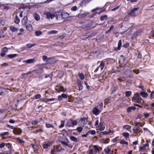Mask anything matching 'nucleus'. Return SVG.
Returning <instances> with one entry per match:
<instances>
[{"mask_svg": "<svg viewBox=\"0 0 154 154\" xmlns=\"http://www.w3.org/2000/svg\"><path fill=\"white\" fill-rule=\"evenodd\" d=\"M136 108L134 106H130L127 108V111L128 112H130L131 110H134Z\"/></svg>", "mask_w": 154, "mask_h": 154, "instance_id": "obj_20", "label": "nucleus"}, {"mask_svg": "<svg viewBox=\"0 0 154 154\" xmlns=\"http://www.w3.org/2000/svg\"><path fill=\"white\" fill-rule=\"evenodd\" d=\"M94 149L95 151L96 152L98 153V152H99L100 151L99 149L96 146V145L94 146Z\"/></svg>", "mask_w": 154, "mask_h": 154, "instance_id": "obj_48", "label": "nucleus"}, {"mask_svg": "<svg viewBox=\"0 0 154 154\" xmlns=\"http://www.w3.org/2000/svg\"><path fill=\"white\" fill-rule=\"evenodd\" d=\"M30 146H32L33 150L34 151L36 152L38 150V146L36 144H32Z\"/></svg>", "mask_w": 154, "mask_h": 154, "instance_id": "obj_22", "label": "nucleus"}, {"mask_svg": "<svg viewBox=\"0 0 154 154\" xmlns=\"http://www.w3.org/2000/svg\"><path fill=\"white\" fill-rule=\"evenodd\" d=\"M105 66V63L103 61H102L100 63V66H99V67L100 68L101 70H102L103 68Z\"/></svg>", "mask_w": 154, "mask_h": 154, "instance_id": "obj_26", "label": "nucleus"}, {"mask_svg": "<svg viewBox=\"0 0 154 154\" xmlns=\"http://www.w3.org/2000/svg\"><path fill=\"white\" fill-rule=\"evenodd\" d=\"M110 97H108L107 98L105 99L104 101V103L105 104L108 103H109V101L110 100Z\"/></svg>", "mask_w": 154, "mask_h": 154, "instance_id": "obj_40", "label": "nucleus"}, {"mask_svg": "<svg viewBox=\"0 0 154 154\" xmlns=\"http://www.w3.org/2000/svg\"><path fill=\"white\" fill-rule=\"evenodd\" d=\"M26 27L27 30L29 31H31L32 29V25L30 24L26 25Z\"/></svg>", "mask_w": 154, "mask_h": 154, "instance_id": "obj_18", "label": "nucleus"}, {"mask_svg": "<svg viewBox=\"0 0 154 154\" xmlns=\"http://www.w3.org/2000/svg\"><path fill=\"white\" fill-rule=\"evenodd\" d=\"M76 129L78 131V132L80 133L82 132L83 130L82 128V127H78Z\"/></svg>", "mask_w": 154, "mask_h": 154, "instance_id": "obj_55", "label": "nucleus"}, {"mask_svg": "<svg viewBox=\"0 0 154 154\" xmlns=\"http://www.w3.org/2000/svg\"><path fill=\"white\" fill-rule=\"evenodd\" d=\"M122 135L125 137H128L129 136V134L128 132H124L122 134Z\"/></svg>", "mask_w": 154, "mask_h": 154, "instance_id": "obj_42", "label": "nucleus"}, {"mask_svg": "<svg viewBox=\"0 0 154 154\" xmlns=\"http://www.w3.org/2000/svg\"><path fill=\"white\" fill-rule=\"evenodd\" d=\"M129 46V43H126L124 44L122 46V47H124L125 48H128Z\"/></svg>", "mask_w": 154, "mask_h": 154, "instance_id": "obj_53", "label": "nucleus"}, {"mask_svg": "<svg viewBox=\"0 0 154 154\" xmlns=\"http://www.w3.org/2000/svg\"><path fill=\"white\" fill-rule=\"evenodd\" d=\"M104 151L106 153L109 154L110 152L111 149L108 146L106 148V149H104Z\"/></svg>", "mask_w": 154, "mask_h": 154, "instance_id": "obj_29", "label": "nucleus"}, {"mask_svg": "<svg viewBox=\"0 0 154 154\" xmlns=\"http://www.w3.org/2000/svg\"><path fill=\"white\" fill-rule=\"evenodd\" d=\"M45 15H46V18L48 19H53L55 16L54 14L51 13L50 12L45 11L44 13Z\"/></svg>", "mask_w": 154, "mask_h": 154, "instance_id": "obj_5", "label": "nucleus"}, {"mask_svg": "<svg viewBox=\"0 0 154 154\" xmlns=\"http://www.w3.org/2000/svg\"><path fill=\"white\" fill-rule=\"evenodd\" d=\"M56 19L57 20H60L61 19H62V16L61 14H57L56 16Z\"/></svg>", "mask_w": 154, "mask_h": 154, "instance_id": "obj_38", "label": "nucleus"}, {"mask_svg": "<svg viewBox=\"0 0 154 154\" xmlns=\"http://www.w3.org/2000/svg\"><path fill=\"white\" fill-rule=\"evenodd\" d=\"M13 133L15 135H20L22 132V130L19 128H15L13 131Z\"/></svg>", "mask_w": 154, "mask_h": 154, "instance_id": "obj_7", "label": "nucleus"}, {"mask_svg": "<svg viewBox=\"0 0 154 154\" xmlns=\"http://www.w3.org/2000/svg\"><path fill=\"white\" fill-rule=\"evenodd\" d=\"M46 125L47 128H54V127L53 125H51L47 123L46 124Z\"/></svg>", "mask_w": 154, "mask_h": 154, "instance_id": "obj_54", "label": "nucleus"}, {"mask_svg": "<svg viewBox=\"0 0 154 154\" xmlns=\"http://www.w3.org/2000/svg\"><path fill=\"white\" fill-rule=\"evenodd\" d=\"M78 75L80 79L82 80H83L85 79V76L82 73H79Z\"/></svg>", "mask_w": 154, "mask_h": 154, "instance_id": "obj_28", "label": "nucleus"}, {"mask_svg": "<svg viewBox=\"0 0 154 154\" xmlns=\"http://www.w3.org/2000/svg\"><path fill=\"white\" fill-rule=\"evenodd\" d=\"M33 16L35 20L37 21L39 20L40 19V17L39 15L37 13H34L33 14Z\"/></svg>", "mask_w": 154, "mask_h": 154, "instance_id": "obj_19", "label": "nucleus"}, {"mask_svg": "<svg viewBox=\"0 0 154 154\" xmlns=\"http://www.w3.org/2000/svg\"><path fill=\"white\" fill-rule=\"evenodd\" d=\"M35 34L36 36H39L42 34V32L39 31H37L35 32Z\"/></svg>", "mask_w": 154, "mask_h": 154, "instance_id": "obj_46", "label": "nucleus"}, {"mask_svg": "<svg viewBox=\"0 0 154 154\" xmlns=\"http://www.w3.org/2000/svg\"><path fill=\"white\" fill-rule=\"evenodd\" d=\"M86 15V14L85 13L82 14H79L78 15V17L79 18H83L85 17Z\"/></svg>", "mask_w": 154, "mask_h": 154, "instance_id": "obj_35", "label": "nucleus"}, {"mask_svg": "<svg viewBox=\"0 0 154 154\" xmlns=\"http://www.w3.org/2000/svg\"><path fill=\"white\" fill-rule=\"evenodd\" d=\"M100 134L101 135H105L107 134H109V133H108V132L106 131H104L103 132H102L100 133Z\"/></svg>", "mask_w": 154, "mask_h": 154, "instance_id": "obj_60", "label": "nucleus"}, {"mask_svg": "<svg viewBox=\"0 0 154 154\" xmlns=\"http://www.w3.org/2000/svg\"><path fill=\"white\" fill-rule=\"evenodd\" d=\"M87 120V119L86 118H82L81 119L80 123L82 126H84L86 124Z\"/></svg>", "mask_w": 154, "mask_h": 154, "instance_id": "obj_9", "label": "nucleus"}, {"mask_svg": "<svg viewBox=\"0 0 154 154\" xmlns=\"http://www.w3.org/2000/svg\"><path fill=\"white\" fill-rule=\"evenodd\" d=\"M65 140L66 141L61 140L60 142L63 145L67 146H68V144L69 143V142L68 139L67 138H66L65 139Z\"/></svg>", "mask_w": 154, "mask_h": 154, "instance_id": "obj_16", "label": "nucleus"}, {"mask_svg": "<svg viewBox=\"0 0 154 154\" xmlns=\"http://www.w3.org/2000/svg\"><path fill=\"white\" fill-rule=\"evenodd\" d=\"M32 72L29 71V72H28L26 73H22L21 74V75L22 76H24V75H29V74H30Z\"/></svg>", "mask_w": 154, "mask_h": 154, "instance_id": "obj_58", "label": "nucleus"}, {"mask_svg": "<svg viewBox=\"0 0 154 154\" xmlns=\"http://www.w3.org/2000/svg\"><path fill=\"white\" fill-rule=\"evenodd\" d=\"M122 45V42L121 40H120L118 44L117 47L114 48V50L115 51H118L121 50V48Z\"/></svg>", "mask_w": 154, "mask_h": 154, "instance_id": "obj_8", "label": "nucleus"}, {"mask_svg": "<svg viewBox=\"0 0 154 154\" xmlns=\"http://www.w3.org/2000/svg\"><path fill=\"white\" fill-rule=\"evenodd\" d=\"M58 92H60V91H66V90H64V88L63 86H60Z\"/></svg>", "mask_w": 154, "mask_h": 154, "instance_id": "obj_50", "label": "nucleus"}, {"mask_svg": "<svg viewBox=\"0 0 154 154\" xmlns=\"http://www.w3.org/2000/svg\"><path fill=\"white\" fill-rule=\"evenodd\" d=\"M69 122H70L71 123L72 125V126L73 127L77 125L78 122L77 120H73L72 119H70L69 120Z\"/></svg>", "mask_w": 154, "mask_h": 154, "instance_id": "obj_12", "label": "nucleus"}, {"mask_svg": "<svg viewBox=\"0 0 154 154\" xmlns=\"http://www.w3.org/2000/svg\"><path fill=\"white\" fill-rule=\"evenodd\" d=\"M35 59L34 58H31L26 60H24L23 62V63H26L29 64L34 63L35 62Z\"/></svg>", "mask_w": 154, "mask_h": 154, "instance_id": "obj_11", "label": "nucleus"}, {"mask_svg": "<svg viewBox=\"0 0 154 154\" xmlns=\"http://www.w3.org/2000/svg\"><path fill=\"white\" fill-rule=\"evenodd\" d=\"M58 32L57 31L55 30H52L48 32V34H57Z\"/></svg>", "mask_w": 154, "mask_h": 154, "instance_id": "obj_37", "label": "nucleus"}, {"mask_svg": "<svg viewBox=\"0 0 154 154\" xmlns=\"http://www.w3.org/2000/svg\"><path fill=\"white\" fill-rule=\"evenodd\" d=\"M20 22V19L19 18L17 15H16L15 18L14 22L16 23H18Z\"/></svg>", "mask_w": 154, "mask_h": 154, "instance_id": "obj_34", "label": "nucleus"}, {"mask_svg": "<svg viewBox=\"0 0 154 154\" xmlns=\"http://www.w3.org/2000/svg\"><path fill=\"white\" fill-rule=\"evenodd\" d=\"M99 127V129L101 131H103L105 128V127L103 126V125L102 123L100 122Z\"/></svg>", "mask_w": 154, "mask_h": 154, "instance_id": "obj_25", "label": "nucleus"}, {"mask_svg": "<svg viewBox=\"0 0 154 154\" xmlns=\"http://www.w3.org/2000/svg\"><path fill=\"white\" fill-rule=\"evenodd\" d=\"M36 44H28L26 45V47L28 48H30L32 47L35 45Z\"/></svg>", "mask_w": 154, "mask_h": 154, "instance_id": "obj_36", "label": "nucleus"}, {"mask_svg": "<svg viewBox=\"0 0 154 154\" xmlns=\"http://www.w3.org/2000/svg\"><path fill=\"white\" fill-rule=\"evenodd\" d=\"M90 133L92 135H95L96 134V132L94 130L89 131Z\"/></svg>", "mask_w": 154, "mask_h": 154, "instance_id": "obj_63", "label": "nucleus"}, {"mask_svg": "<svg viewBox=\"0 0 154 154\" xmlns=\"http://www.w3.org/2000/svg\"><path fill=\"white\" fill-rule=\"evenodd\" d=\"M107 17V15H106L102 16L100 17V20H101L103 21L106 19Z\"/></svg>", "mask_w": 154, "mask_h": 154, "instance_id": "obj_43", "label": "nucleus"}, {"mask_svg": "<svg viewBox=\"0 0 154 154\" xmlns=\"http://www.w3.org/2000/svg\"><path fill=\"white\" fill-rule=\"evenodd\" d=\"M41 97V95L40 94H37L35 96V98L36 99L40 98Z\"/></svg>", "mask_w": 154, "mask_h": 154, "instance_id": "obj_61", "label": "nucleus"}, {"mask_svg": "<svg viewBox=\"0 0 154 154\" xmlns=\"http://www.w3.org/2000/svg\"><path fill=\"white\" fill-rule=\"evenodd\" d=\"M5 89L3 88L0 87V95H2L4 94L3 91Z\"/></svg>", "mask_w": 154, "mask_h": 154, "instance_id": "obj_51", "label": "nucleus"}, {"mask_svg": "<svg viewBox=\"0 0 154 154\" xmlns=\"http://www.w3.org/2000/svg\"><path fill=\"white\" fill-rule=\"evenodd\" d=\"M132 100L133 102L137 101L138 103L143 104L144 103V100L141 98L138 93H137L134 94V97L132 98Z\"/></svg>", "mask_w": 154, "mask_h": 154, "instance_id": "obj_1", "label": "nucleus"}, {"mask_svg": "<svg viewBox=\"0 0 154 154\" xmlns=\"http://www.w3.org/2000/svg\"><path fill=\"white\" fill-rule=\"evenodd\" d=\"M119 143L121 144H125L126 145H128V143L124 140H121Z\"/></svg>", "mask_w": 154, "mask_h": 154, "instance_id": "obj_31", "label": "nucleus"}, {"mask_svg": "<svg viewBox=\"0 0 154 154\" xmlns=\"http://www.w3.org/2000/svg\"><path fill=\"white\" fill-rule=\"evenodd\" d=\"M125 96L126 97H129L131 94V91H126L125 92Z\"/></svg>", "mask_w": 154, "mask_h": 154, "instance_id": "obj_32", "label": "nucleus"}, {"mask_svg": "<svg viewBox=\"0 0 154 154\" xmlns=\"http://www.w3.org/2000/svg\"><path fill=\"white\" fill-rule=\"evenodd\" d=\"M10 29L12 32L17 31L19 29L18 28H16L14 26H10Z\"/></svg>", "mask_w": 154, "mask_h": 154, "instance_id": "obj_21", "label": "nucleus"}, {"mask_svg": "<svg viewBox=\"0 0 154 154\" xmlns=\"http://www.w3.org/2000/svg\"><path fill=\"white\" fill-rule=\"evenodd\" d=\"M68 97V95L66 94L63 93L61 95H59L58 96V98L60 100H61L62 98H67Z\"/></svg>", "mask_w": 154, "mask_h": 154, "instance_id": "obj_14", "label": "nucleus"}, {"mask_svg": "<svg viewBox=\"0 0 154 154\" xmlns=\"http://www.w3.org/2000/svg\"><path fill=\"white\" fill-rule=\"evenodd\" d=\"M91 0H83L80 3V5L81 6H83L84 5H86L88 4L91 2Z\"/></svg>", "mask_w": 154, "mask_h": 154, "instance_id": "obj_13", "label": "nucleus"}, {"mask_svg": "<svg viewBox=\"0 0 154 154\" xmlns=\"http://www.w3.org/2000/svg\"><path fill=\"white\" fill-rule=\"evenodd\" d=\"M100 142L101 143H106V141L104 139H101L100 141Z\"/></svg>", "mask_w": 154, "mask_h": 154, "instance_id": "obj_62", "label": "nucleus"}, {"mask_svg": "<svg viewBox=\"0 0 154 154\" xmlns=\"http://www.w3.org/2000/svg\"><path fill=\"white\" fill-rule=\"evenodd\" d=\"M140 95L143 97L145 98L148 95V94L147 93L143 92V91H141L140 93Z\"/></svg>", "mask_w": 154, "mask_h": 154, "instance_id": "obj_23", "label": "nucleus"}, {"mask_svg": "<svg viewBox=\"0 0 154 154\" xmlns=\"http://www.w3.org/2000/svg\"><path fill=\"white\" fill-rule=\"evenodd\" d=\"M70 138L71 140L74 142H77L78 140L77 138L73 136H70Z\"/></svg>", "mask_w": 154, "mask_h": 154, "instance_id": "obj_27", "label": "nucleus"}, {"mask_svg": "<svg viewBox=\"0 0 154 154\" xmlns=\"http://www.w3.org/2000/svg\"><path fill=\"white\" fill-rule=\"evenodd\" d=\"M8 49L6 47L3 48L1 51L0 53L1 56L2 57H4L6 54V53L8 52Z\"/></svg>", "mask_w": 154, "mask_h": 154, "instance_id": "obj_6", "label": "nucleus"}, {"mask_svg": "<svg viewBox=\"0 0 154 154\" xmlns=\"http://www.w3.org/2000/svg\"><path fill=\"white\" fill-rule=\"evenodd\" d=\"M65 121H61V125L59 126V128H61L64 127V125Z\"/></svg>", "mask_w": 154, "mask_h": 154, "instance_id": "obj_41", "label": "nucleus"}, {"mask_svg": "<svg viewBox=\"0 0 154 154\" xmlns=\"http://www.w3.org/2000/svg\"><path fill=\"white\" fill-rule=\"evenodd\" d=\"M78 87H79V91H80L82 90L83 88V87L81 83H78Z\"/></svg>", "mask_w": 154, "mask_h": 154, "instance_id": "obj_39", "label": "nucleus"}, {"mask_svg": "<svg viewBox=\"0 0 154 154\" xmlns=\"http://www.w3.org/2000/svg\"><path fill=\"white\" fill-rule=\"evenodd\" d=\"M52 73H51L50 74H45V78H47L48 77H50L51 78L52 76Z\"/></svg>", "mask_w": 154, "mask_h": 154, "instance_id": "obj_52", "label": "nucleus"}, {"mask_svg": "<svg viewBox=\"0 0 154 154\" xmlns=\"http://www.w3.org/2000/svg\"><path fill=\"white\" fill-rule=\"evenodd\" d=\"M49 58H49L48 59L47 57L45 55H44L42 57V59L43 61L46 62H48V60L49 59Z\"/></svg>", "mask_w": 154, "mask_h": 154, "instance_id": "obj_44", "label": "nucleus"}, {"mask_svg": "<svg viewBox=\"0 0 154 154\" xmlns=\"http://www.w3.org/2000/svg\"><path fill=\"white\" fill-rule=\"evenodd\" d=\"M9 134V133L8 132H3L1 133L0 135L2 136H3L6 135H8Z\"/></svg>", "mask_w": 154, "mask_h": 154, "instance_id": "obj_45", "label": "nucleus"}, {"mask_svg": "<svg viewBox=\"0 0 154 154\" xmlns=\"http://www.w3.org/2000/svg\"><path fill=\"white\" fill-rule=\"evenodd\" d=\"M123 128L125 129L128 130L131 128V126L128 125H125L123 126Z\"/></svg>", "mask_w": 154, "mask_h": 154, "instance_id": "obj_47", "label": "nucleus"}, {"mask_svg": "<svg viewBox=\"0 0 154 154\" xmlns=\"http://www.w3.org/2000/svg\"><path fill=\"white\" fill-rule=\"evenodd\" d=\"M116 87H114L111 89V93H114L116 91Z\"/></svg>", "mask_w": 154, "mask_h": 154, "instance_id": "obj_59", "label": "nucleus"}, {"mask_svg": "<svg viewBox=\"0 0 154 154\" xmlns=\"http://www.w3.org/2000/svg\"><path fill=\"white\" fill-rule=\"evenodd\" d=\"M38 123L37 120H34L32 121L31 123L33 125H36Z\"/></svg>", "mask_w": 154, "mask_h": 154, "instance_id": "obj_49", "label": "nucleus"}, {"mask_svg": "<svg viewBox=\"0 0 154 154\" xmlns=\"http://www.w3.org/2000/svg\"><path fill=\"white\" fill-rule=\"evenodd\" d=\"M136 125L133 128V133L138 134L140 132L141 130L140 127H142V125L139 122H136Z\"/></svg>", "mask_w": 154, "mask_h": 154, "instance_id": "obj_2", "label": "nucleus"}, {"mask_svg": "<svg viewBox=\"0 0 154 154\" xmlns=\"http://www.w3.org/2000/svg\"><path fill=\"white\" fill-rule=\"evenodd\" d=\"M16 139L20 143H25V141L23 140L20 139V138L19 137L17 138Z\"/></svg>", "mask_w": 154, "mask_h": 154, "instance_id": "obj_33", "label": "nucleus"}, {"mask_svg": "<svg viewBox=\"0 0 154 154\" xmlns=\"http://www.w3.org/2000/svg\"><path fill=\"white\" fill-rule=\"evenodd\" d=\"M43 71L42 66H37L36 69L33 70L32 72H35L38 75L41 74Z\"/></svg>", "mask_w": 154, "mask_h": 154, "instance_id": "obj_4", "label": "nucleus"}, {"mask_svg": "<svg viewBox=\"0 0 154 154\" xmlns=\"http://www.w3.org/2000/svg\"><path fill=\"white\" fill-rule=\"evenodd\" d=\"M49 145L47 143L44 144L43 145V147L44 149H46L48 148Z\"/></svg>", "mask_w": 154, "mask_h": 154, "instance_id": "obj_57", "label": "nucleus"}, {"mask_svg": "<svg viewBox=\"0 0 154 154\" xmlns=\"http://www.w3.org/2000/svg\"><path fill=\"white\" fill-rule=\"evenodd\" d=\"M150 114L147 112H144L143 113V115L145 116V118H148L149 117Z\"/></svg>", "mask_w": 154, "mask_h": 154, "instance_id": "obj_56", "label": "nucleus"}, {"mask_svg": "<svg viewBox=\"0 0 154 154\" xmlns=\"http://www.w3.org/2000/svg\"><path fill=\"white\" fill-rule=\"evenodd\" d=\"M7 126L9 128H10L13 129V130H14V129L15 128L14 126H11V125H7Z\"/></svg>", "mask_w": 154, "mask_h": 154, "instance_id": "obj_64", "label": "nucleus"}, {"mask_svg": "<svg viewBox=\"0 0 154 154\" xmlns=\"http://www.w3.org/2000/svg\"><path fill=\"white\" fill-rule=\"evenodd\" d=\"M61 14L62 19H65L69 17V14L68 13L63 12Z\"/></svg>", "mask_w": 154, "mask_h": 154, "instance_id": "obj_15", "label": "nucleus"}, {"mask_svg": "<svg viewBox=\"0 0 154 154\" xmlns=\"http://www.w3.org/2000/svg\"><path fill=\"white\" fill-rule=\"evenodd\" d=\"M139 9V8L138 7L134 8L128 14V15L133 17H135L137 16L136 12Z\"/></svg>", "mask_w": 154, "mask_h": 154, "instance_id": "obj_3", "label": "nucleus"}, {"mask_svg": "<svg viewBox=\"0 0 154 154\" xmlns=\"http://www.w3.org/2000/svg\"><path fill=\"white\" fill-rule=\"evenodd\" d=\"M89 36H90L89 35H82L81 36V38L83 40H86L88 38Z\"/></svg>", "mask_w": 154, "mask_h": 154, "instance_id": "obj_30", "label": "nucleus"}, {"mask_svg": "<svg viewBox=\"0 0 154 154\" xmlns=\"http://www.w3.org/2000/svg\"><path fill=\"white\" fill-rule=\"evenodd\" d=\"M27 17H25L23 18L22 20V23L23 25H26L27 23Z\"/></svg>", "mask_w": 154, "mask_h": 154, "instance_id": "obj_17", "label": "nucleus"}, {"mask_svg": "<svg viewBox=\"0 0 154 154\" xmlns=\"http://www.w3.org/2000/svg\"><path fill=\"white\" fill-rule=\"evenodd\" d=\"M92 112L93 114L95 115H98L100 112L99 109H98L96 107L93 109Z\"/></svg>", "mask_w": 154, "mask_h": 154, "instance_id": "obj_10", "label": "nucleus"}, {"mask_svg": "<svg viewBox=\"0 0 154 154\" xmlns=\"http://www.w3.org/2000/svg\"><path fill=\"white\" fill-rule=\"evenodd\" d=\"M17 56V54H10L7 55L8 57L10 59H12L14 58Z\"/></svg>", "mask_w": 154, "mask_h": 154, "instance_id": "obj_24", "label": "nucleus"}]
</instances>
